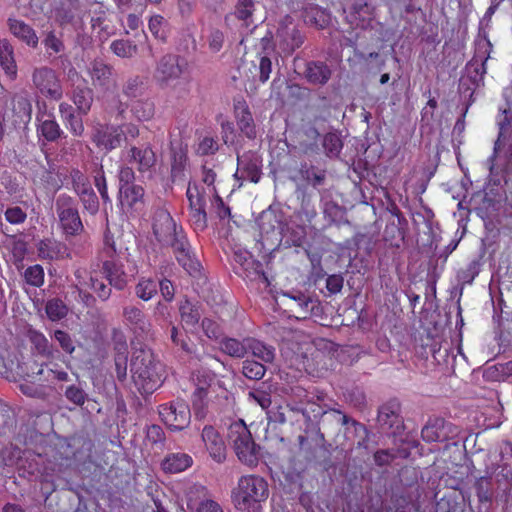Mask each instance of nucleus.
<instances>
[{
    "label": "nucleus",
    "instance_id": "42",
    "mask_svg": "<svg viewBox=\"0 0 512 512\" xmlns=\"http://www.w3.org/2000/svg\"><path fill=\"white\" fill-rule=\"evenodd\" d=\"M30 341L37 352L45 357L53 356V348L48 339L37 331L30 332Z\"/></svg>",
    "mask_w": 512,
    "mask_h": 512
},
{
    "label": "nucleus",
    "instance_id": "32",
    "mask_svg": "<svg viewBox=\"0 0 512 512\" xmlns=\"http://www.w3.org/2000/svg\"><path fill=\"white\" fill-rule=\"evenodd\" d=\"M59 111L62 118L69 124L71 132L75 136L82 135L84 131L83 121L79 115L75 114L73 107L67 103H61Z\"/></svg>",
    "mask_w": 512,
    "mask_h": 512
},
{
    "label": "nucleus",
    "instance_id": "30",
    "mask_svg": "<svg viewBox=\"0 0 512 512\" xmlns=\"http://www.w3.org/2000/svg\"><path fill=\"white\" fill-rule=\"evenodd\" d=\"M306 78L313 84H325L331 75L328 66L322 62H310L306 68Z\"/></svg>",
    "mask_w": 512,
    "mask_h": 512
},
{
    "label": "nucleus",
    "instance_id": "45",
    "mask_svg": "<svg viewBox=\"0 0 512 512\" xmlns=\"http://www.w3.org/2000/svg\"><path fill=\"white\" fill-rule=\"evenodd\" d=\"M265 366L260 362L245 360L242 366L243 375L251 380H259L265 375Z\"/></svg>",
    "mask_w": 512,
    "mask_h": 512
},
{
    "label": "nucleus",
    "instance_id": "41",
    "mask_svg": "<svg viewBox=\"0 0 512 512\" xmlns=\"http://www.w3.org/2000/svg\"><path fill=\"white\" fill-rule=\"evenodd\" d=\"M130 111L133 112L138 120H148L153 115V104L144 99L134 100L130 102Z\"/></svg>",
    "mask_w": 512,
    "mask_h": 512
},
{
    "label": "nucleus",
    "instance_id": "29",
    "mask_svg": "<svg viewBox=\"0 0 512 512\" xmlns=\"http://www.w3.org/2000/svg\"><path fill=\"white\" fill-rule=\"evenodd\" d=\"M103 270L110 285L120 290L126 287L127 278L122 265L119 266L112 261H105L103 264Z\"/></svg>",
    "mask_w": 512,
    "mask_h": 512
},
{
    "label": "nucleus",
    "instance_id": "51",
    "mask_svg": "<svg viewBox=\"0 0 512 512\" xmlns=\"http://www.w3.org/2000/svg\"><path fill=\"white\" fill-rule=\"evenodd\" d=\"M204 386L199 385L197 391L193 394V409L196 419H204L207 416V408L206 403L204 402V398L206 396L203 395Z\"/></svg>",
    "mask_w": 512,
    "mask_h": 512
},
{
    "label": "nucleus",
    "instance_id": "53",
    "mask_svg": "<svg viewBox=\"0 0 512 512\" xmlns=\"http://www.w3.org/2000/svg\"><path fill=\"white\" fill-rule=\"evenodd\" d=\"M157 283L150 279L141 280L136 286L137 296L145 301L151 299L157 292Z\"/></svg>",
    "mask_w": 512,
    "mask_h": 512
},
{
    "label": "nucleus",
    "instance_id": "47",
    "mask_svg": "<svg viewBox=\"0 0 512 512\" xmlns=\"http://www.w3.org/2000/svg\"><path fill=\"white\" fill-rule=\"evenodd\" d=\"M24 278L27 284L40 287L44 283V270L39 264L29 266L24 272Z\"/></svg>",
    "mask_w": 512,
    "mask_h": 512
},
{
    "label": "nucleus",
    "instance_id": "14",
    "mask_svg": "<svg viewBox=\"0 0 512 512\" xmlns=\"http://www.w3.org/2000/svg\"><path fill=\"white\" fill-rule=\"evenodd\" d=\"M201 440L216 463H223L226 459V445L223 437L212 425H205L201 430Z\"/></svg>",
    "mask_w": 512,
    "mask_h": 512
},
{
    "label": "nucleus",
    "instance_id": "59",
    "mask_svg": "<svg viewBox=\"0 0 512 512\" xmlns=\"http://www.w3.org/2000/svg\"><path fill=\"white\" fill-rule=\"evenodd\" d=\"M164 23V18L160 15H155L150 18L148 25L149 30L156 38H165V31L163 29Z\"/></svg>",
    "mask_w": 512,
    "mask_h": 512
},
{
    "label": "nucleus",
    "instance_id": "1",
    "mask_svg": "<svg viewBox=\"0 0 512 512\" xmlns=\"http://www.w3.org/2000/svg\"><path fill=\"white\" fill-rule=\"evenodd\" d=\"M153 231L160 242H167L173 248L179 264L192 276L200 273L201 263L196 257L190 243L181 228H177L173 218L167 211L157 212L153 223Z\"/></svg>",
    "mask_w": 512,
    "mask_h": 512
},
{
    "label": "nucleus",
    "instance_id": "44",
    "mask_svg": "<svg viewBox=\"0 0 512 512\" xmlns=\"http://www.w3.org/2000/svg\"><path fill=\"white\" fill-rule=\"evenodd\" d=\"M41 135L49 142L56 141L62 134L58 123L53 119H47L41 122L39 126Z\"/></svg>",
    "mask_w": 512,
    "mask_h": 512
},
{
    "label": "nucleus",
    "instance_id": "25",
    "mask_svg": "<svg viewBox=\"0 0 512 512\" xmlns=\"http://www.w3.org/2000/svg\"><path fill=\"white\" fill-rule=\"evenodd\" d=\"M179 311L183 327L187 331L194 332L197 329L199 320L202 316L200 307L189 300H185L181 303Z\"/></svg>",
    "mask_w": 512,
    "mask_h": 512
},
{
    "label": "nucleus",
    "instance_id": "62",
    "mask_svg": "<svg viewBox=\"0 0 512 512\" xmlns=\"http://www.w3.org/2000/svg\"><path fill=\"white\" fill-rule=\"evenodd\" d=\"M258 69L259 79L262 83H265L270 78V73L272 71V61L267 55L260 58Z\"/></svg>",
    "mask_w": 512,
    "mask_h": 512
},
{
    "label": "nucleus",
    "instance_id": "46",
    "mask_svg": "<svg viewBox=\"0 0 512 512\" xmlns=\"http://www.w3.org/2000/svg\"><path fill=\"white\" fill-rule=\"evenodd\" d=\"M187 161L186 153L183 150L174 151L171 164V177L173 181L180 179L183 175L185 164Z\"/></svg>",
    "mask_w": 512,
    "mask_h": 512
},
{
    "label": "nucleus",
    "instance_id": "18",
    "mask_svg": "<svg viewBox=\"0 0 512 512\" xmlns=\"http://www.w3.org/2000/svg\"><path fill=\"white\" fill-rule=\"evenodd\" d=\"M452 425L442 418H434L427 422L421 431V436L426 442L442 441L452 433Z\"/></svg>",
    "mask_w": 512,
    "mask_h": 512
},
{
    "label": "nucleus",
    "instance_id": "20",
    "mask_svg": "<svg viewBox=\"0 0 512 512\" xmlns=\"http://www.w3.org/2000/svg\"><path fill=\"white\" fill-rule=\"evenodd\" d=\"M125 139V133L121 127H107L105 130H97L93 136V141L107 150L120 146Z\"/></svg>",
    "mask_w": 512,
    "mask_h": 512
},
{
    "label": "nucleus",
    "instance_id": "60",
    "mask_svg": "<svg viewBox=\"0 0 512 512\" xmlns=\"http://www.w3.org/2000/svg\"><path fill=\"white\" fill-rule=\"evenodd\" d=\"M26 217V213L18 206L8 208L5 212V218L11 224L23 223Z\"/></svg>",
    "mask_w": 512,
    "mask_h": 512
},
{
    "label": "nucleus",
    "instance_id": "35",
    "mask_svg": "<svg viewBox=\"0 0 512 512\" xmlns=\"http://www.w3.org/2000/svg\"><path fill=\"white\" fill-rule=\"evenodd\" d=\"M207 489L201 484H192L186 490L187 507L194 511L202 504V501L209 500L207 498Z\"/></svg>",
    "mask_w": 512,
    "mask_h": 512
},
{
    "label": "nucleus",
    "instance_id": "49",
    "mask_svg": "<svg viewBox=\"0 0 512 512\" xmlns=\"http://www.w3.org/2000/svg\"><path fill=\"white\" fill-rule=\"evenodd\" d=\"M78 197L84 207L90 214L94 215L99 210V201L96 193L92 188L83 193H79Z\"/></svg>",
    "mask_w": 512,
    "mask_h": 512
},
{
    "label": "nucleus",
    "instance_id": "40",
    "mask_svg": "<svg viewBox=\"0 0 512 512\" xmlns=\"http://www.w3.org/2000/svg\"><path fill=\"white\" fill-rule=\"evenodd\" d=\"M285 296L289 297L297 304L300 312L298 318H307L313 310V300L310 296L302 292L286 293Z\"/></svg>",
    "mask_w": 512,
    "mask_h": 512
},
{
    "label": "nucleus",
    "instance_id": "52",
    "mask_svg": "<svg viewBox=\"0 0 512 512\" xmlns=\"http://www.w3.org/2000/svg\"><path fill=\"white\" fill-rule=\"evenodd\" d=\"M351 12L355 19L358 18L361 22L370 20L372 16V8L365 0H356L351 7ZM362 26H364V23H362Z\"/></svg>",
    "mask_w": 512,
    "mask_h": 512
},
{
    "label": "nucleus",
    "instance_id": "27",
    "mask_svg": "<svg viewBox=\"0 0 512 512\" xmlns=\"http://www.w3.org/2000/svg\"><path fill=\"white\" fill-rule=\"evenodd\" d=\"M254 11L255 4L253 0H238L234 13L227 16L226 20L229 21L234 16L241 22V27L249 29L251 25H254Z\"/></svg>",
    "mask_w": 512,
    "mask_h": 512
},
{
    "label": "nucleus",
    "instance_id": "36",
    "mask_svg": "<svg viewBox=\"0 0 512 512\" xmlns=\"http://www.w3.org/2000/svg\"><path fill=\"white\" fill-rule=\"evenodd\" d=\"M76 10V0H64L55 10L56 20L60 23V25L69 24L74 20Z\"/></svg>",
    "mask_w": 512,
    "mask_h": 512
},
{
    "label": "nucleus",
    "instance_id": "13",
    "mask_svg": "<svg viewBox=\"0 0 512 512\" xmlns=\"http://www.w3.org/2000/svg\"><path fill=\"white\" fill-rule=\"evenodd\" d=\"M262 161L255 152H245L237 156V170L234 177L237 180H249L258 183L261 178Z\"/></svg>",
    "mask_w": 512,
    "mask_h": 512
},
{
    "label": "nucleus",
    "instance_id": "10",
    "mask_svg": "<svg viewBox=\"0 0 512 512\" xmlns=\"http://www.w3.org/2000/svg\"><path fill=\"white\" fill-rule=\"evenodd\" d=\"M159 416L170 429L182 430L189 425L191 412L185 402L173 401L159 407Z\"/></svg>",
    "mask_w": 512,
    "mask_h": 512
},
{
    "label": "nucleus",
    "instance_id": "11",
    "mask_svg": "<svg viewBox=\"0 0 512 512\" xmlns=\"http://www.w3.org/2000/svg\"><path fill=\"white\" fill-rule=\"evenodd\" d=\"M185 65L184 59L177 55H164L157 63L154 77L161 86H171L174 81L180 78Z\"/></svg>",
    "mask_w": 512,
    "mask_h": 512
},
{
    "label": "nucleus",
    "instance_id": "22",
    "mask_svg": "<svg viewBox=\"0 0 512 512\" xmlns=\"http://www.w3.org/2000/svg\"><path fill=\"white\" fill-rule=\"evenodd\" d=\"M164 440V432L162 428L158 425H151L148 426L145 429V438H144V445L145 448H140L141 456L144 458L145 467H142V469L145 471V481L150 482V474L148 473V462L146 458L150 455V448L149 446H154L157 444H161Z\"/></svg>",
    "mask_w": 512,
    "mask_h": 512
},
{
    "label": "nucleus",
    "instance_id": "15",
    "mask_svg": "<svg viewBox=\"0 0 512 512\" xmlns=\"http://www.w3.org/2000/svg\"><path fill=\"white\" fill-rule=\"evenodd\" d=\"M400 403L397 400H391L383 404L378 411V423L383 429H393L394 432L400 430L403 426V419L400 415Z\"/></svg>",
    "mask_w": 512,
    "mask_h": 512
},
{
    "label": "nucleus",
    "instance_id": "33",
    "mask_svg": "<svg viewBox=\"0 0 512 512\" xmlns=\"http://www.w3.org/2000/svg\"><path fill=\"white\" fill-rule=\"evenodd\" d=\"M216 168H218V166L210 161H205V163L202 165L201 181L207 187L206 188H204L203 186H201V187L206 191V198L218 193L214 186V183L217 178Z\"/></svg>",
    "mask_w": 512,
    "mask_h": 512
},
{
    "label": "nucleus",
    "instance_id": "63",
    "mask_svg": "<svg viewBox=\"0 0 512 512\" xmlns=\"http://www.w3.org/2000/svg\"><path fill=\"white\" fill-rule=\"evenodd\" d=\"M205 335L210 339H216L220 335L219 326L211 319L205 318L201 323Z\"/></svg>",
    "mask_w": 512,
    "mask_h": 512
},
{
    "label": "nucleus",
    "instance_id": "12",
    "mask_svg": "<svg viewBox=\"0 0 512 512\" xmlns=\"http://www.w3.org/2000/svg\"><path fill=\"white\" fill-rule=\"evenodd\" d=\"M89 72L92 84L102 92H114L117 88V75L112 66L101 59H94L90 63Z\"/></svg>",
    "mask_w": 512,
    "mask_h": 512
},
{
    "label": "nucleus",
    "instance_id": "38",
    "mask_svg": "<svg viewBox=\"0 0 512 512\" xmlns=\"http://www.w3.org/2000/svg\"><path fill=\"white\" fill-rule=\"evenodd\" d=\"M74 104L77 106L79 114L86 115L93 102V92L89 88H78L74 92Z\"/></svg>",
    "mask_w": 512,
    "mask_h": 512
},
{
    "label": "nucleus",
    "instance_id": "54",
    "mask_svg": "<svg viewBox=\"0 0 512 512\" xmlns=\"http://www.w3.org/2000/svg\"><path fill=\"white\" fill-rule=\"evenodd\" d=\"M194 380L196 381V390H198L199 385L204 386V396L208 395V388L213 385V383L216 381L215 374H213L210 371H198L195 375Z\"/></svg>",
    "mask_w": 512,
    "mask_h": 512
},
{
    "label": "nucleus",
    "instance_id": "48",
    "mask_svg": "<svg viewBox=\"0 0 512 512\" xmlns=\"http://www.w3.org/2000/svg\"><path fill=\"white\" fill-rule=\"evenodd\" d=\"M323 147L327 156L335 157L340 153L343 144L340 137L336 133H328L324 136Z\"/></svg>",
    "mask_w": 512,
    "mask_h": 512
},
{
    "label": "nucleus",
    "instance_id": "57",
    "mask_svg": "<svg viewBox=\"0 0 512 512\" xmlns=\"http://www.w3.org/2000/svg\"><path fill=\"white\" fill-rule=\"evenodd\" d=\"M43 44L47 50H51L54 53H60L65 48L63 41L56 36L54 31H50L46 34Z\"/></svg>",
    "mask_w": 512,
    "mask_h": 512
},
{
    "label": "nucleus",
    "instance_id": "9",
    "mask_svg": "<svg viewBox=\"0 0 512 512\" xmlns=\"http://www.w3.org/2000/svg\"><path fill=\"white\" fill-rule=\"evenodd\" d=\"M32 82L35 89L47 98L60 100L63 96L61 82L56 72L50 67L35 68L32 72Z\"/></svg>",
    "mask_w": 512,
    "mask_h": 512
},
{
    "label": "nucleus",
    "instance_id": "37",
    "mask_svg": "<svg viewBox=\"0 0 512 512\" xmlns=\"http://www.w3.org/2000/svg\"><path fill=\"white\" fill-rule=\"evenodd\" d=\"M221 350L231 357L242 358L248 351V339L242 343L234 338H225L221 341Z\"/></svg>",
    "mask_w": 512,
    "mask_h": 512
},
{
    "label": "nucleus",
    "instance_id": "7",
    "mask_svg": "<svg viewBox=\"0 0 512 512\" xmlns=\"http://www.w3.org/2000/svg\"><path fill=\"white\" fill-rule=\"evenodd\" d=\"M55 210L60 227L66 236H76L84 230L75 199L67 194H60L55 201Z\"/></svg>",
    "mask_w": 512,
    "mask_h": 512
},
{
    "label": "nucleus",
    "instance_id": "21",
    "mask_svg": "<svg viewBox=\"0 0 512 512\" xmlns=\"http://www.w3.org/2000/svg\"><path fill=\"white\" fill-rule=\"evenodd\" d=\"M115 342V368L117 378L120 382H125L128 367V346L124 340V336L114 333Z\"/></svg>",
    "mask_w": 512,
    "mask_h": 512
},
{
    "label": "nucleus",
    "instance_id": "16",
    "mask_svg": "<svg viewBox=\"0 0 512 512\" xmlns=\"http://www.w3.org/2000/svg\"><path fill=\"white\" fill-rule=\"evenodd\" d=\"M38 256L43 260H61L70 258V251L65 243L46 238L37 244Z\"/></svg>",
    "mask_w": 512,
    "mask_h": 512
},
{
    "label": "nucleus",
    "instance_id": "8",
    "mask_svg": "<svg viewBox=\"0 0 512 512\" xmlns=\"http://www.w3.org/2000/svg\"><path fill=\"white\" fill-rule=\"evenodd\" d=\"M189 219L195 231H203L207 226L206 191L197 182H190L187 188Z\"/></svg>",
    "mask_w": 512,
    "mask_h": 512
},
{
    "label": "nucleus",
    "instance_id": "23",
    "mask_svg": "<svg viewBox=\"0 0 512 512\" xmlns=\"http://www.w3.org/2000/svg\"><path fill=\"white\" fill-rule=\"evenodd\" d=\"M0 66L10 80L17 78L18 69L14 57V48L7 39L0 42Z\"/></svg>",
    "mask_w": 512,
    "mask_h": 512
},
{
    "label": "nucleus",
    "instance_id": "61",
    "mask_svg": "<svg viewBox=\"0 0 512 512\" xmlns=\"http://www.w3.org/2000/svg\"><path fill=\"white\" fill-rule=\"evenodd\" d=\"M217 149V142L211 137H205L199 142L197 153L201 155H208L213 154Z\"/></svg>",
    "mask_w": 512,
    "mask_h": 512
},
{
    "label": "nucleus",
    "instance_id": "43",
    "mask_svg": "<svg viewBox=\"0 0 512 512\" xmlns=\"http://www.w3.org/2000/svg\"><path fill=\"white\" fill-rule=\"evenodd\" d=\"M475 489L481 503L491 502L493 498V487L490 477L478 478L475 482Z\"/></svg>",
    "mask_w": 512,
    "mask_h": 512
},
{
    "label": "nucleus",
    "instance_id": "56",
    "mask_svg": "<svg viewBox=\"0 0 512 512\" xmlns=\"http://www.w3.org/2000/svg\"><path fill=\"white\" fill-rule=\"evenodd\" d=\"M209 198L211 199V207L213 211L220 219H225L230 216L229 207L224 204L218 193L211 195Z\"/></svg>",
    "mask_w": 512,
    "mask_h": 512
},
{
    "label": "nucleus",
    "instance_id": "6",
    "mask_svg": "<svg viewBox=\"0 0 512 512\" xmlns=\"http://www.w3.org/2000/svg\"><path fill=\"white\" fill-rule=\"evenodd\" d=\"M498 125L499 134L494 144L493 154L487 159L491 175L507 168L512 160V122L505 115Z\"/></svg>",
    "mask_w": 512,
    "mask_h": 512
},
{
    "label": "nucleus",
    "instance_id": "50",
    "mask_svg": "<svg viewBox=\"0 0 512 512\" xmlns=\"http://www.w3.org/2000/svg\"><path fill=\"white\" fill-rule=\"evenodd\" d=\"M70 177L72 188L77 195L92 188L89 179L79 169H72L70 172Z\"/></svg>",
    "mask_w": 512,
    "mask_h": 512
},
{
    "label": "nucleus",
    "instance_id": "24",
    "mask_svg": "<svg viewBox=\"0 0 512 512\" xmlns=\"http://www.w3.org/2000/svg\"><path fill=\"white\" fill-rule=\"evenodd\" d=\"M193 463L190 455L182 452L170 453L161 462V467L166 473H180L189 468Z\"/></svg>",
    "mask_w": 512,
    "mask_h": 512
},
{
    "label": "nucleus",
    "instance_id": "5",
    "mask_svg": "<svg viewBox=\"0 0 512 512\" xmlns=\"http://www.w3.org/2000/svg\"><path fill=\"white\" fill-rule=\"evenodd\" d=\"M229 441L241 463L254 467L259 461V447L252 439V435L242 420L229 426Z\"/></svg>",
    "mask_w": 512,
    "mask_h": 512
},
{
    "label": "nucleus",
    "instance_id": "3",
    "mask_svg": "<svg viewBox=\"0 0 512 512\" xmlns=\"http://www.w3.org/2000/svg\"><path fill=\"white\" fill-rule=\"evenodd\" d=\"M268 496L267 481L254 474L240 477L232 492L235 507L242 512H262Z\"/></svg>",
    "mask_w": 512,
    "mask_h": 512
},
{
    "label": "nucleus",
    "instance_id": "26",
    "mask_svg": "<svg viewBox=\"0 0 512 512\" xmlns=\"http://www.w3.org/2000/svg\"><path fill=\"white\" fill-rule=\"evenodd\" d=\"M326 173L324 170L316 168L314 166H308L306 163L301 164L298 175L292 177V180L298 182L300 180L305 181L308 185L313 187L320 186L324 183Z\"/></svg>",
    "mask_w": 512,
    "mask_h": 512
},
{
    "label": "nucleus",
    "instance_id": "17",
    "mask_svg": "<svg viewBox=\"0 0 512 512\" xmlns=\"http://www.w3.org/2000/svg\"><path fill=\"white\" fill-rule=\"evenodd\" d=\"M7 26L9 32L27 46L31 48L38 46L39 38L35 30L24 21L10 17L7 19Z\"/></svg>",
    "mask_w": 512,
    "mask_h": 512
},
{
    "label": "nucleus",
    "instance_id": "19",
    "mask_svg": "<svg viewBox=\"0 0 512 512\" xmlns=\"http://www.w3.org/2000/svg\"><path fill=\"white\" fill-rule=\"evenodd\" d=\"M130 163L137 164L138 171L143 179H149L152 176V167L155 163L154 152L146 147L144 149H131Z\"/></svg>",
    "mask_w": 512,
    "mask_h": 512
},
{
    "label": "nucleus",
    "instance_id": "2",
    "mask_svg": "<svg viewBox=\"0 0 512 512\" xmlns=\"http://www.w3.org/2000/svg\"><path fill=\"white\" fill-rule=\"evenodd\" d=\"M130 374L136 390L146 398L156 391L165 379V367L147 347H133Z\"/></svg>",
    "mask_w": 512,
    "mask_h": 512
},
{
    "label": "nucleus",
    "instance_id": "34",
    "mask_svg": "<svg viewBox=\"0 0 512 512\" xmlns=\"http://www.w3.org/2000/svg\"><path fill=\"white\" fill-rule=\"evenodd\" d=\"M248 350L252 355L265 363H271L275 358V349L272 346L265 345L264 343L248 339Z\"/></svg>",
    "mask_w": 512,
    "mask_h": 512
},
{
    "label": "nucleus",
    "instance_id": "31",
    "mask_svg": "<svg viewBox=\"0 0 512 512\" xmlns=\"http://www.w3.org/2000/svg\"><path fill=\"white\" fill-rule=\"evenodd\" d=\"M130 331H133L136 338L143 340L150 332V324L138 309H130Z\"/></svg>",
    "mask_w": 512,
    "mask_h": 512
},
{
    "label": "nucleus",
    "instance_id": "28",
    "mask_svg": "<svg viewBox=\"0 0 512 512\" xmlns=\"http://www.w3.org/2000/svg\"><path fill=\"white\" fill-rule=\"evenodd\" d=\"M235 114L237 124L240 130L248 137L254 138L256 136L255 127L252 115L245 103H237L235 105Z\"/></svg>",
    "mask_w": 512,
    "mask_h": 512
},
{
    "label": "nucleus",
    "instance_id": "4",
    "mask_svg": "<svg viewBox=\"0 0 512 512\" xmlns=\"http://www.w3.org/2000/svg\"><path fill=\"white\" fill-rule=\"evenodd\" d=\"M302 43V36L290 16L280 20L275 34L269 32L261 38L262 49L265 52L276 48L280 55L291 54Z\"/></svg>",
    "mask_w": 512,
    "mask_h": 512
},
{
    "label": "nucleus",
    "instance_id": "39",
    "mask_svg": "<svg viewBox=\"0 0 512 512\" xmlns=\"http://www.w3.org/2000/svg\"><path fill=\"white\" fill-rule=\"evenodd\" d=\"M45 312L51 321H59L66 317L68 308L61 299L53 298L47 301Z\"/></svg>",
    "mask_w": 512,
    "mask_h": 512
},
{
    "label": "nucleus",
    "instance_id": "64",
    "mask_svg": "<svg viewBox=\"0 0 512 512\" xmlns=\"http://www.w3.org/2000/svg\"><path fill=\"white\" fill-rule=\"evenodd\" d=\"M223 42L224 34L220 30L216 29L211 31L208 38V43L212 51L218 52L222 48Z\"/></svg>",
    "mask_w": 512,
    "mask_h": 512
},
{
    "label": "nucleus",
    "instance_id": "55",
    "mask_svg": "<svg viewBox=\"0 0 512 512\" xmlns=\"http://www.w3.org/2000/svg\"><path fill=\"white\" fill-rule=\"evenodd\" d=\"M65 397L72 403L82 406L87 398L85 391L76 385H71L65 390Z\"/></svg>",
    "mask_w": 512,
    "mask_h": 512
},
{
    "label": "nucleus",
    "instance_id": "58",
    "mask_svg": "<svg viewBox=\"0 0 512 512\" xmlns=\"http://www.w3.org/2000/svg\"><path fill=\"white\" fill-rule=\"evenodd\" d=\"M54 338L66 353L72 354L74 352L75 346L73 344V340L67 332L63 330H56L54 332Z\"/></svg>",
    "mask_w": 512,
    "mask_h": 512
}]
</instances>
